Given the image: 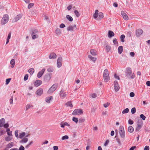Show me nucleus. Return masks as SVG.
<instances>
[{"label":"nucleus","instance_id":"obj_33","mask_svg":"<svg viewBox=\"0 0 150 150\" xmlns=\"http://www.w3.org/2000/svg\"><path fill=\"white\" fill-rule=\"evenodd\" d=\"M125 36L124 35H122L120 36V40L122 42H125Z\"/></svg>","mask_w":150,"mask_h":150},{"label":"nucleus","instance_id":"obj_10","mask_svg":"<svg viewBox=\"0 0 150 150\" xmlns=\"http://www.w3.org/2000/svg\"><path fill=\"white\" fill-rule=\"evenodd\" d=\"M114 84L115 90V91H117L119 90L120 88L117 81H114Z\"/></svg>","mask_w":150,"mask_h":150},{"label":"nucleus","instance_id":"obj_52","mask_svg":"<svg viewBox=\"0 0 150 150\" xmlns=\"http://www.w3.org/2000/svg\"><path fill=\"white\" fill-rule=\"evenodd\" d=\"M34 4L33 3H30L29 4L28 6V8L29 9L31 8L33 6Z\"/></svg>","mask_w":150,"mask_h":150},{"label":"nucleus","instance_id":"obj_5","mask_svg":"<svg viewBox=\"0 0 150 150\" xmlns=\"http://www.w3.org/2000/svg\"><path fill=\"white\" fill-rule=\"evenodd\" d=\"M58 86V84L55 83L53 84L48 91L49 93H53L56 89Z\"/></svg>","mask_w":150,"mask_h":150},{"label":"nucleus","instance_id":"obj_53","mask_svg":"<svg viewBox=\"0 0 150 150\" xmlns=\"http://www.w3.org/2000/svg\"><path fill=\"white\" fill-rule=\"evenodd\" d=\"M98 10H96L95 11V13L93 14V17L94 16H96V15H98Z\"/></svg>","mask_w":150,"mask_h":150},{"label":"nucleus","instance_id":"obj_48","mask_svg":"<svg viewBox=\"0 0 150 150\" xmlns=\"http://www.w3.org/2000/svg\"><path fill=\"white\" fill-rule=\"evenodd\" d=\"M78 120L79 123H81L84 122L85 120L84 118H81L79 119Z\"/></svg>","mask_w":150,"mask_h":150},{"label":"nucleus","instance_id":"obj_56","mask_svg":"<svg viewBox=\"0 0 150 150\" xmlns=\"http://www.w3.org/2000/svg\"><path fill=\"white\" fill-rule=\"evenodd\" d=\"M65 27V25L63 23L61 24L59 26V27L61 28H63Z\"/></svg>","mask_w":150,"mask_h":150},{"label":"nucleus","instance_id":"obj_26","mask_svg":"<svg viewBox=\"0 0 150 150\" xmlns=\"http://www.w3.org/2000/svg\"><path fill=\"white\" fill-rule=\"evenodd\" d=\"M43 92V89L42 88L38 89L36 92V94H42Z\"/></svg>","mask_w":150,"mask_h":150},{"label":"nucleus","instance_id":"obj_44","mask_svg":"<svg viewBox=\"0 0 150 150\" xmlns=\"http://www.w3.org/2000/svg\"><path fill=\"white\" fill-rule=\"evenodd\" d=\"M131 113L132 114H134L136 112V109L135 108H133L131 109Z\"/></svg>","mask_w":150,"mask_h":150},{"label":"nucleus","instance_id":"obj_24","mask_svg":"<svg viewBox=\"0 0 150 150\" xmlns=\"http://www.w3.org/2000/svg\"><path fill=\"white\" fill-rule=\"evenodd\" d=\"M91 54L93 56H95L97 55V53L96 51L93 49H91L90 50V51Z\"/></svg>","mask_w":150,"mask_h":150},{"label":"nucleus","instance_id":"obj_42","mask_svg":"<svg viewBox=\"0 0 150 150\" xmlns=\"http://www.w3.org/2000/svg\"><path fill=\"white\" fill-rule=\"evenodd\" d=\"M69 138V137L67 135H65L64 136H63L62 137V140H64L67 139Z\"/></svg>","mask_w":150,"mask_h":150},{"label":"nucleus","instance_id":"obj_38","mask_svg":"<svg viewBox=\"0 0 150 150\" xmlns=\"http://www.w3.org/2000/svg\"><path fill=\"white\" fill-rule=\"evenodd\" d=\"M74 13L75 14L76 16L77 17H78L80 16V13H79V12L77 11V10H75L74 11Z\"/></svg>","mask_w":150,"mask_h":150},{"label":"nucleus","instance_id":"obj_7","mask_svg":"<svg viewBox=\"0 0 150 150\" xmlns=\"http://www.w3.org/2000/svg\"><path fill=\"white\" fill-rule=\"evenodd\" d=\"M83 113V112L81 109H76L73 112V115H81Z\"/></svg>","mask_w":150,"mask_h":150},{"label":"nucleus","instance_id":"obj_60","mask_svg":"<svg viewBox=\"0 0 150 150\" xmlns=\"http://www.w3.org/2000/svg\"><path fill=\"white\" fill-rule=\"evenodd\" d=\"M110 104V103H106L104 104L103 105L104 107L107 108L109 105Z\"/></svg>","mask_w":150,"mask_h":150},{"label":"nucleus","instance_id":"obj_64","mask_svg":"<svg viewBox=\"0 0 150 150\" xmlns=\"http://www.w3.org/2000/svg\"><path fill=\"white\" fill-rule=\"evenodd\" d=\"M149 146H146L144 148V150H149Z\"/></svg>","mask_w":150,"mask_h":150},{"label":"nucleus","instance_id":"obj_23","mask_svg":"<svg viewBox=\"0 0 150 150\" xmlns=\"http://www.w3.org/2000/svg\"><path fill=\"white\" fill-rule=\"evenodd\" d=\"M18 137L20 139H22L25 135V132H23L19 133Z\"/></svg>","mask_w":150,"mask_h":150},{"label":"nucleus","instance_id":"obj_35","mask_svg":"<svg viewBox=\"0 0 150 150\" xmlns=\"http://www.w3.org/2000/svg\"><path fill=\"white\" fill-rule=\"evenodd\" d=\"M12 139V137L10 136H7L5 137V139L6 141H9Z\"/></svg>","mask_w":150,"mask_h":150},{"label":"nucleus","instance_id":"obj_31","mask_svg":"<svg viewBox=\"0 0 150 150\" xmlns=\"http://www.w3.org/2000/svg\"><path fill=\"white\" fill-rule=\"evenodd\" d=\"M66 18L69 21L71 22L73 20V18H72L69 15H67L66 16Z\"/></svg>","mask_w":150,"mask_h":150},{"label":"nucleus","instance_id":"obj_54","mask_svg":"<svg viewBox=\"0 0 150 150\" xmlns=\"http://www.w3.org/2000/svg\"><path fill=\"white\" fill-rule=\"evenodd\" d=\"M116 140L117 142H118L119 145H120L121 144V143L120 141V139H119L118 138H116Z\"/></svg>","mask_w":150,"mask_h":150},{"label":"nucleus","instance_id":"obj_16","mask_svg":"<svg viewBox=\"0 0 150 150\" xmlns=\"http://www.w3.org/2000/svg\"><path fill=\"white\" fill-rule=\"evenodd\" d=\"M57 55L54 52L51 53L50 54L49 56V58L50 59H55L57 57Z\"/></svg>","mask_w":150,"mask_h":150},{"label":"nucleus","instance_id":"obj_13","mask_svg":"<svg viewBox=\"0 0 150 150\" xmlns=\"http://www.w3.org/2000/svg\"><path fill=\"white\" fill-rule=\"evenodd\" d=\"M143 33V31L141 29H138L136 31V35L137 36H139L140 35H142Z\"/></svg>","mask_w":150,"mask_h":150},{"label":"nucleus","instance_id":"obj_30","mask_svg":"<svg viewBox=\"0 0 150 150\" xmlns=\"http://www.w3.org/2000/svg\"><path fill=\"white\" fill-rule=\"evenodd\" d=\"M65 105L67 106V107L70 106L71 108H72L73 107V105L71 103L70 101H69L67 102Z\"/></svg>","mask_w":150,"mask_h":150},{"label":"nucleus","instance_id":"obj_8","mask_svg":"<svg viewBox=\"0 0 150 150\" xmlns=\"http://www.w3.org/2000/svg\"><path fill=\"white\" fill-rule=\"evenodd\" d=\"M74 28H75L76 29H77L76 26L75 24L73 26L69 25L68 26L67 28V30L69 31H74Z\"/></svg>","mask_w":150,"mask_h":150},{"label":"nucleus","instance_id":"obj_25","mask_svg":"<svg viewBox=\"0 0 150 150\" xmlns=\"http://www.w3.org/2000/svg\"><path fill=\"white\" fill-rule=\"evenodd\" d=\"M14 145V143L13 142H10L6 145L7 148H10Z\"/></svg>","mask_w":150,"mask_h":150},{"label":"nucleus","instance_id":"obj_15","mask_svg":"<svg viewBox=\"0 0 150 150\" xmlns=\"http://www.w3.org/2000/svg\"><path fill=\"white\" fill-rule=\"evenodd\" d=\"M45 70V69H42L40 71H39L37 77L38 78H40L44 74Z\"/></svg>","mask_w":150,"mask_h":150},{"label":"nucleus","instance_id":"obj_37","mask_svg":"<svg viewBox=\"0 0 150 150\" xmlns=\"http://www.w3.org/2000/svg\"><path fill=\"white\" fill-rule=\"evenodd\" d=\"M34 71V70L33 68H31L28 71V72L31 75L33 74Z\"/></svg>","mask_w":150,"mask_h":150},{"label":"nucleus","instance_id":"obj_12","mask_svg":"<svg viewBox=\"0 0 150 150\" xmlns=\"http://www.w3.org/2000/svg\"><path fill=\"white\" fill-rule=\"evenodd\" d=\"M42 83V81L40 80H37L34 82V85L36 87L40 86Z\"/></svg>","mask_w":150,"mask_h":150},{"label":"nucleus","instance_id":"obj_18","mask_svg":"<svg viewBox=\"0 0 150 150\" xmlns=\"http://www.w3.org/2000/svg\"><path fill=\"white\" fill-rule=\"evenodd\" d=\"M53 100V97L52 96H50L48 97H47L45 98V101L46 102L49 103L50 101Z\"/></svg>","mask_w":150,"mask_h":150},{"label":"nucleus","instance_id":"obj_59","mask_svg":"<svg viewBox=\"0 0 150 150\" xmlns=\"http://www.w3.org/2000/svg\"><path fill=\"white\" fill-rule=\"evenodd\" d=\"M128 123L129 125H132L133 123V121L130 119L128 120Z\"/></svg>","mask_w":150,"mask_h":150},{"label":"nucleus","instance_id":"obj_22","mask_svg":"<svg viewBox=\"0 0 150 150\" xmlns=\"http://www.w3.org/2000/svg\"><path fill=\"white\" fill-rule=\"evenodd\" d=\"M28 141V139L26 138H24L21 139L20 142L21 143H25L27 142Z\"/></svg>","mask_w":150,"mask_h":150},{"label":"nucleus","instance_id":"obj_11","mask_svg":"<svg viewBox=\"0 0 150 150\" xmlns=\"http://www.w3.org/2000/svg\"><path fill=\"white\" fill-rule=\"evenodd\" d=\"M22 16L21 14H19L15 18H14L12 22L14 23L17 22L22 17Z\"/></svg>","mask_w":150,"mask_h":150},{"label":"nucleus","instance_id":"obj_63","mask_svg":"<svg viewBox=\"0 0 150 150\" xmlns=\"http://www.w3.org/2000/svg\"><path fill=\"white\" fill-rule=\"evenodd\" d=\"M24 147L23 146H21L20 147L18 150H24Z\"/></svg>","mask_w":150,"mask_h":150},{"label":"nucleus","instance_id":"obj_51","mask_svg":"<svg viewBox=\"0 0 150 150\" xmlns=\"http://www.w3.org/2000/svg\"><path fill=\"white\" fill-rule=\"evenodd\" d=\"M106 49L108 52L111 49V47L110 46L107 45L106 46Z\"/></svg>","mask_w":150,"mask_h":150},{"label":"nucleus","instance_id":"obj_45","mask_svg":"<svg viewBox=\"0 0 150 150\" xmlns=\"http://www.w3.org/2000/svg\"><path fill=\"white\" fill-rule=\"evenodd\" d=\"M96 94H90L89 96V97L90 98H96Z\"/></svg>","mask_w":150,"mask_h":150},{"label":"nucleus","instance_id":"obj_49","mask_svg":"<svg viewBox=\"0 0 150 150\" xmlns=\"http://www.w3.org/2000/svg\"><path fill=\"white\" fill-rule=\"evenodd\" d=\"M18 130H15V135L16 137L17 138H18Z\"/></svg>","mask_w":150,"mask_h":150},{"label":"nucleus","instance_id":"obj_57","mask_svg":"<svg viewBox=\"0 0 150 150\" xmlns=\"http://www.w3.org/2000/svg\"><path fill=\"white\" fill-rule=\"evenodd\" d=\"M28 74H26L24 76V81H26L28 79Z\"/></svg>","mask_w":150,"mask_h":150},{"label":"nucleus","instance_id":"obj_61","mask_svg":"<svg viewBox=\"0 0 150 150\" xmlns=\"http://www.w3.org/2000/svg\"><path fill=\"white\" fill-rule=\"evenodd\" d=\"M109 141L108 140H106V141H105V143L104 144V145L105 146H107L108 145V144L109 143Z\"/></svg>","mask_w":150,"mask_h":150},{"label":"nucleus","instance_id":"obj_46","mask_svg":"<svg viewBox=\"0 0 150 150\" xmlns=\"http://www.w3.org/2000/svg\"><path fill=\"white\" fill-rule=\"evenodd\" d=\"M140 117L144 120H145L146 118V117L143 114L140 115Z\"/></svg>","mask_w":150,"mask_h":150},{"label":"nucleus","instance_id":"obj_41","mask_svg":"<svg viewBox=\"0 0 150 150\" xmlns=\"http://www.w3.org/2000/svg\"><path fill=\"white\" fill-rule=\"evenodd\" d=\"M33 107V106L32 105L28 104L26 105V110H27L29 109L32 108Z\"/></svg>","mask_w":150,"mask_h":150},{"label":"nucleus","instance_id":"obj_29","mask_svg":"<svg viewBox=\"0 0 150 150\" xmlns=\"http://www.w3.org/2000/svg\"><path fill=\"white\" fill-rule=\"evenodd\" d=\"M118 52L120 54L122 52L123 50V47L122 46H119L118 48Z\"/></svg>","mask_w":150,"mask_h":150},{"label":"nucleus","instance_id":"obj_6","mask_svg":"<svg viewBox=\"0 0 150 150\" xmlns=\"http://www.w3.org/2000/svg\"><path fill=\"white\" fill-rule=\"evenodd\" d=\"M104 17L103 13L102 12H99L98 15L96 16H94V18L96 20L99 21L102 19Z\"/></svg>","mask_w":150,"mask_h":150},{"label":"nucleus","instance_id":"obj_1","mask_svg":"<svg viewBox=\"0 0 150 150\" xmlns=\"http://www.w3.org/2000/svg\"><path fill=\"white\" fill-rule=\"evenodd\" d=\"M9 17L8 15L4 14L2 17L1 21V23L2 25H4L8 21Z\"/></svg>","mask_w":150,"mask_h":150},{"label":"nucleus","instance_id":"obj_2","mask_svg":"<svg viewBox=\"0 0 150 150\" xmlns=\"http://www.w3.org/2000/svg\"><path fill=\"white\" fill-rule=\"evenodd\" d=\"M103 78L105 82H107L110 79L108 71L107 69H105L103 72Z\"/></svg>","mask_w":150,"mask_h":150},{"label":"nucleus","instance_id":"obj_21","mask_svg":"<svg viewBox=\"0 0 150 150\" xmlns=\"http://www.w3.org/2000/svg\"><path fill=\"white\" fill-rule=\"evenodd\" d=\"M88 58L91 61L93 62H95L97 58L96 57H93L91 55H89L88 56Z\"/></svg>","mask_w":150,"mask_h":150},{"label":"nucleus","instance_id":"obj_19","mask_svg":"<svg viewBox=\"0 0 150 150\" xmlns=\"http://www.w3.org/2000/svg\"><path fill=\"white\" fill-rule=\"evenodd\" d=\"M5 122V120L4 118H1L0 120V127H3V125Z\"/></svg>","mask_w":150,"mask_h":150},{"label":"nucleus","instance_id":"obj_14","mask_svg":"<svg viewBox=\"0 0 150 150\" xmlns=\"http://www.w3.org/2000/svg\"><path fill=\"white\" fill-rule=\"evenodd\" d=\"M121 14L123 18L125 20H128L129 19L128 17L127 14L123 11H122Z\"/></svg>","mask_w":150,"mask_h":150},{"label":"nucleus","instance_id":"obj_4","mask_svg":"<svg viewBox=\"0 0 150 150\" xmlns=\"http://www.w3.org/2000/svg\"><path fill=\"white\" fill-rule=\"evenodd\" d=\"M126 73L127 75H129L132 79L134 78V73H132L131 68L128 67L126 69Z\"/></svg>","mask_w":150,"mask_h":150},{"label":"nucleus","instance_id":"obj_17","mask_svg":"<svg viewBox=\"0 0 150 150\" xmlns=\"http://www.w3.org/2000/svg\"><path fill=\"white\" fill-rule=\"evenodd\" d=\"M61 127L62 128L64 127L65 126H67L69 127L70 125L67 122H62L60 123Z\"/></svg>","mask_w":150,"mask_h":150},{"label":"nucleus","instance_id":"obj_3","mask_svg":"<svg viewBox=\"0 0 150 150\" xmlns=\"http://www.w3.org/2000/svg\"><path fill=\"white\" fill-rule=\"evenodd\" d=\"M119 133L120 136L122 138L125 137V132L124 128L122 126H120L119 129Z\"/></svg>","mask_w":150,"mask_h":150},{"label":"nucleus","instance_id":"obj_34","mask_svg":"<svg viewBox=\"0 0 150 150\" xmlns=\"http://www.w3.org/2000/svg\"><path fill=\"white\" fill-rule=\"evenodd\" d=\"M10 63L12 65L11 67L13 68L15 64L14 59H12Z\"/></svg>","mask_w":150,"mask_h":150},{"label":"nucleus","instance_id":"obj_32","mask_svg":"<svg viewBox=\"0 0 150 150\" xmlns=\"http://www.w3.org/2000/svg\"><path fill=\"white\" fill-rule=\"evenodd\" d=\"M137 125H140L141 126H142L143 125V122L142 120L140 119L138 120V121L137 123Z\"/></svg>","mask_w":150,"mask_h":150},{"label":"nucleus","instance_id":"obj_43","mask_svg":"<svg viewBox=\"0 0 150 150\" xmlns=\"http://www.w3.org/2000/svg\"><path fill=\"white\" fill-rule=\"evenodd\" d=\"M72 120L77 123L78 122V118L75 117H73L72 118Z\"/></svg>","mask_w":150,"mask_h":150},{"label":"nucleus","instance_id":"obj_50","mask_svg":"<svg viewBox=\"0 0 150 150\" xmlns=\"http://www.w3.org/2000/svg\"><path fill=\"white\" fill-rule=\"evenodd\" d=\"M11 80V79L9 78L7 79L6 81V84L7 85L10 82Z\"/></svg>","mask_w":150,"mask_h":150},{"label":"nucleus","instance_id":"obj_39","mask_svg":"<svg viewBox=\"0 0 150 150\" xmlns=\"http://www.w3.org/2000/svg\"><path fill=\"white\" fill-rule=\"evenodd\" d=\"M129 111V109L128 108H126L123 110V111H122V114L127 113H128Z\"/></svg>","mask_w":150,"mask_h":150},{"label":"nucleus","instance_id":"obj_58","mask_svg":"<svg viewBox=\"0 0 150 150\" xmlns=\"http://www.w3.org/2000/svg\"><path fill=\"white\" fill-rule=\"evenodd\" d=\"M3 126L5 128H7L9 127V125L8 124V123H6L5 124H4L3 125Z\"/></svg>","mask_w":150,"mask_h":150},{"label":"nucleus","instance_id":"obj_47","mask_svg":"<svg viewBox=\"0 0 150 150\" xmlns=\"http://www.w3.org/2000/svg\"><path fill=\"white\" fill-rule=\"evenodd\" d=\"M142 126H141L140 125H137V127H136V129H135V131H138L142 127Z\"/></svg>","mask_w":150,"mask_h":150},{"label":"nucleus","instance_id":"obj_27","mask_svg":"<svg viewBox=\"0 0 150 150\" xmlns=\"http://www.w3.org/2000/svg\"><path fill=\"white\" fill-rule=\"evenodd\" d=\"M51 79V77L50 75H46L45 78V79L46 81H49Z\"/></svg>","mask_w":150,"mask_h":150},{"label":"nucleus","instance_id":"obj_28","mask_svg":"<svg viewBox=\"0 0 150 150\" xmlns=\"http://www.w3.org/2000/svg\"><path fill=\"white\" fill-rule=\"evenodd\" d=\"M128 130L129 132L132 133L134 131V128L132 126H129L128 128Z\"/></svg>","mask_w":150,"mask_h":150},{"label":"nucleus","instance_id":"obj_36","mask_svg":"<svg viewBox=\"0 0 150 150\" xmlns=\"http://www.w3.org/2000/svg\"><path fill=\"white\" fill-rule=\"evenodd\" d=\"M55 33L58 35L60 34L61 33V30L59 28L56 29L55 31Z\"/></svg>","mask_w":150,"mask_h":150},{"label":"nucleus","instance_id":"obj_20","mask_svg":"<svg viewBox=\"0 0 150 150\" xmlns=\"http://www.w3.org/2000/svg\"><path fill=\"white\" fill-rule=\"evenodd\" d=\"M115 35L114 33L112 31L109 30L108 36L109 38H111Z\"/></svg>","mask_w":150,"mask_h":150},{"label":"nucleus","instance_id":"obj_9","mask_svg":"<svg viewBox=\"0 0 150 150\" xmlns=\"http://www.w3.org/2000/svg\"><path fill=\"white\" fill-rule=\"evenodd\" d=\"M62 58L61 57H59L57 60V67L59 68L60 67L62 66Z\"/></svg>","mask_w":150,"mask_h":150},{"label":"nucleus","instance_id":"obj_40","mask_svg":"<svg viewBox=\"0 0 150 150\" xmlns=\"http://www.w3.org/2000/svg\"><path fill=\"white\" fill-rule=\"evenodd\" d=\"M5 132V130H2L0 128V136L3 135Z\"/></svg>","mask_w":150,"mask_h":150},{"label":"nucleus","instance_id":"obj_62","mask_svg":"<svg viewBox=\"0 0 150 150\" xmlns=\"http://www.w3.org/2000/svg\"><path fill=\"white\" fill-rule=\"evenodd\" d=\"M113 42L114 44H115L117 43V40L116 38H115L113 40Z\"/></svg>","mask_w":150,"mask_h":150},{"label":"nucleus","instance_id":"obj_55","mask_svg":"<svg viewBox=\"0 0 150 150\" xmlns=\"http://www.w3.org/2000/svg\"><path fill=\"white\" fill-rule=\"evenodd\" d=\"M13 96H11V98L10 99V103L11 104H13Z\"/></svg>","mask_w":150,"mask_h":150}]
</instances>
